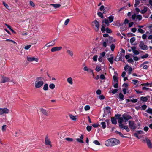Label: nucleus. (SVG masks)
Instances as JSON below:
<instances>
[{"label": "nucleus", "instance_id": "obj_54", "mask_svg": "<svg viewBox=\"0 0 152 152\" xmlns=\"http://www.w3.org/2000/svg\"><path fill=\"white\" fill-rule=\"evenodd\" d=\"M121 115L118 114H116L115 115V117L116 119H118L120 118Z\"/></svg>", "mask_w": 152, "mask_h": 152}, {"label": "nucleus", "instance_id": "obj_55", "mask_svg": "<svg viewBox=\"0 0 152 152\" xmlns=\"http://www.w3.org/2000/svg\"><path fill=\"white\" fill-rule=\"evenodd\" d=\"M137 15L135 14H134L132 16V18L133 20H134L136 18Z\"/></svg>", "mask_w": 152, "mask_h": 152}, {"label": "nucleus", "instance_id": "obj_12", "mask_svg": "<svg viewBox=\"0 0 152 152\" xmlns=\"http://www.w3.org/2000/svg\"><path fill=\"white\" fill-rule=\"evenodd\" d=\"M62 48L61 47H56L52 48L51 49V51L52 52H54L56 51H58L60 50Z\"/></svg>", "mask_w": 152, "mask_h": 152}, {"label": "nucleus", "instance_id": "obj_21", "mask_svg": "<svg viewBox=\"0 0 152 152\" xmlns=\"http://www.w3.org/2000/svg\"><path fill=\"white\" fill-rule=\"evenodd\" d=\"M119 98L121 99L120 101H121L124 99V96L122 93L120 92L119 94Z\"/></svg>", "mask_w": 152, "mask_h": 152}, {"label": "nucleus", "instance_id": "obj_29", "mask_svg": "<svg viewBox=\"0 0 152 152\" xmlns=\"http://www.w3.org/2000/svg\"><path fill=\"white\" fill-rule=\"evenodd\" d=\"M43 89L45 91L47 90L48 89V84L47 83L45 84L44 85Z\"/></svg>", "mask_w": 152, "mask_h": 152}, {"label": "nucleus", "instance_id": "obj_46", "mask_svg": "<svg viewBox=\"0 0 152 152\" xmlns=\"http://www.w3.org/2000/svg\"><path fill=\"white\" fill-rule=\"evenodd\" d=\"M67 53L69 54L71 56H72L73 55V52L70 51L69 50H67Z\"/></svg>", "mask_w": 152, "mask_h": 152}, {"label": "nucleus", "instance_id": "obj_4", "mask_svg": "<svg viewBox=\"0 0 152 152\" xmlns=\"http://www.w3.org/2000/svg\"><path fill=\"white\" fill-rule=\"evenodd\" d=\"M139 46L140 48L143 50H145L148 49V47L144 44L143 41H141L140 42Z\"/></svg>", "mask_w": 152, "mask_h": 152}, {"label": "nucleus", "instance_id": "obj_10", "mask_svg": "<svg viewBox=\"0 0 152 152\" xmlns=\"http://www.w3.org/2000/svg\"><path fill=\"white\" fill-rule=\"evenodd\" d=\"M10 79L8 77H6L4 76H2L1 79V83H4L7 82L9 81Z\"/></svg>", "mask_w": 152, "mask_h": 152}, {"label": "nucleus", "instance_id": "obj_61", "mask_svg": "<svg viewBox=\"0 0 152 152\" xmlns=\"http://www.w3.org/2000/svg\"><path fill=\"white\" fill-rule=\"evenodd\" d=\"M130 101L132 102L133 103H136L137 101V99H131Z\"/></svg>", "mask_w": 152, "mask_h": 152}, {"label": "nucleus", "instance_id": "obj_43", "mask_svg": "<svg viewBox=\"0 0 152 152\" xmlns=\"http://www.w3.org/2000/svg\"><path fill=\"white\" fill-rule=\"evenodd\" d=\"M97 57L98 56L97 55H94L93 58V61L95 62L97 60Z\"/></svg>", "mask_w": 152, "mask_h": 152}, {"label": "nucleus", "instance_id": "obj_62", "mask_svg": "<svg viewBox=\"0 0 152 152\" xmlns=\"http://www.w3.org/2000/svg\"><path fill=\"white\" fill-rule=\"evenodd\" d=\"M107 41H104L103 42L102 45L104 47V48H106V46H107Z\"/></svg>", "mask_w": 152, "mask_h": 152}, {"label": "nucleus", "instance_id": "obj_24", "mask_svg": "<svg viewBox=\"0 0 152 152\" xmlns=\"http://www.w3.org/2000/svg\"><path fill=\"white\" fill-rule=\"evenodd\" d=\"M51 5L53 6L55 8H59L61 6V5L59 4H52Z\"/></svg>", "mask_w": 152, "mask_h": 152}, {"label": "nucleus", "instance_id": "obj_49", "mask_svg": "<svg viewBox=\"0 0 152 152\" xmlns=\"http://www.w3.org/2000/svg\"><path fill=\"white\" fill-rule=\"evenodd\" d=\"M90 108V106L88 105H86L84 107L85 110L86 111H87L89 110Z\"/></svg>", "mask_w": 152, "mask_h": 152}, {"label": "nucleus", "instance_id": "obj_60", "mask_svg": "<svg viewBox=\"0 0 152 152\" xmlns=\"http://www.w3.org/2000/svg\"><path fill=\"white\" fill-rule=\"evenodd\" d=\"M106 53L105 52H103L102 53H100V55L102 57H104L106 54Z\"/></svg>", "mask_w": 152, "mask_h": 152}, {"label": "nucleus", "instance_id": "obj_2", "mask_svg": "<svg viewBox=\"0 0 152 152\" xmlns=\"http://www.w3.org/2000/svg\"><path fill=\"white\" fill-rule=\"evenodd\" d=\"M44 78L39 77L36 78L35 81V87L36 88H41L44 84Z\"/></svg>", "mask_w": 152, "mask_h": 152}, {"label": "nucleus", "instance_id": "obj_26", "mask_svg": "<svg viewBox=\"0 0 152 152\" xmlns=\"http://www.w3.org/2000/svg\"><path fill=\"white\" fill-rule=\"evenodd\" d=\"M69 117L73 121H76L77 120V118H76V116H75L73 115L72 114H70L69 115Z\"/></svg>", "mask_w": 152, "mask_h": 152}, {"label": "nucleus", "instance_id": "obj_47", "mask_svg": "<svg viewBox=\"0 0 152 152\" xmlns=\"http://www.w3.org/2000/svg\"><path fill=\"white\" fill-rule=\"evenodd\" d=\"M113 77L114 82L118 83V80L117 77L115 75H114Z\"/></svg>", "mask_w": 152, "mask_h": 152}, {"label": "nucleus", "instance_id": "obj_9", "mask_svg": "<svg viewBox=\"0 0 152 152\" xmlns=\"http://www.w3.org/2000/svg\"><path fill=\"white\" fill-rule=\"evenodd\" d=\"M143 141H146L147 146L148 148L150 149H151L152 148V142L148 138H145V140L144 139L143 140Z\"/></svg>", "mask_w": 152, "mask_h": 152}, {"label": "nucleus", "instance_id": "obj_20", "mask_svg": "<svg viewBox=\"0 0 152 152\" xmlns=\"http://www.w3.org/2000/svg\"><path fill=\"white\" fill-rule=\"evenodd\" d=\"M148 8L146 7H144L143 9L140 11L141 13L143 14L145 13L147 11Z\"/></svg>", "mask_w": 152, "mask_h": 152}, {"label": "nucleus", "instance_id": "obj_31", "mask_svg": "<svg viewBox=\"0 0 152 152\" xmlns=\"http://www.w3.org/2000/svg\"><path fill=\"white\" fill-rule=\"evenodd\" d=\"M101 30L102 32L103 33H104L105 31V26H104V25L103 24L102 25V28L101 29Z\"/></svg>", "mask_w": 152, "mask_h": 152}, {"label": "nucleus", "instance_id": "obj_41", "mask_svg": "<svg viewBox=\"0 0 152 152\" xmlns=\"http://www.w3.org/2000/svg\"><path fill=\"white\" fill-rule=\"evenodd\" d=\"M98 98L100 100H103L104 99L105 97L103 95H101L98 96Z\"/></svg>", "mask_w": 152, "mask_h": 152}, {"label": "nucleus", "instance_id": "obj_44", "mask_svg": "<svg viewBox=\"0 0 152 152\" xmlns=\"http://www.w3.org/2000/svg\"><path fill=\"white\" fill-rule=\"evenodd\" d=\"M92 126L94 128H97L98 127H99L100 125L98 124L94 123L92 124Z\"/></svg>", "mask_w": 152, "mask_h": 152}, {"label": "nucleus", "instance_id": "obj_14", "mask_svg": "<svg viewBox=\"0 0 152 152\" xmlns=\"http://www.w3.org/2000/svg\"><path fill=\"white\" fill-rule=\"evenodd\" d=\"M83 135H81L80 136V138H77L76 139V141L78 142L83 143L84 142L83 141Z\"/></svg>", "mask_w": 152, "mask_h": 152}, {"label": "nucleus", "instance_id": "obj_53", "mask_svg": "<svg viewBox=\"0 0 152 152\" xmlns=\"http://www.w3.org/2000/svg\"><path fill=\"white\" fill-rule=\"evenodd\" d=\"M92 129V126H88L86 127V129L88 132L90 131Z\"/></svg>", "mask_w": 152, "mask_h": 152}, {"label": "nucleus", "instance_id": "obj_59", "mask_svg": "<svg viewBox=\"0 0 152 152\" xmlns=\"http://www.w3.org/2000/svg\"><path fill=\"white\" fill-rule=\"evenodd\" d=\"M141 107L143 110H145L147 108V106L145 104H144Z\"/></svg>", "mask_w": 152, "mask_h": 152}, {"label": "nucleus", "instance_id": "obj_34", "mask_svg": "<svg viewBox=\"0 0 152 152\" xmlns=\"http://www.w3.org/2000/svg\"><path fill=\"white\" fill-rule=\"evenodd\" d=\"M142 18V16L140 15H139L137 16L136 19H138L139 21H140Z\"/></svg>", "mask_w": 152, "mask_h": 152}, {"label": "nucleus", "instance_id": "obj_23", "mask_svg": "<svg viewBox=\"0 0 152 152\" xmlns=\"http://www.w3.org/2000/svg\"><path fill=\"white\" fill-rule=\"evenodd\" d=\"M67 82L70 84L72 85L73 84L72 79L71 77H69L67 79Z\"/></svg>", "mask_w": 152, "mask_h": 152}, {"label": "nucleus", "instance_id": "obj_17", "mask_svg": "<svg viewBox=\"0 0 152 152\" xmlns=\"http://www.w3.org/2000/svg\"><path fill=\"white\" fill-rule=\"evenodd\" d=\"M147 97H149V96H147L146 97L142 96L140 97V99L143 102H146L148 100Z\"/></svg>", "mask_w": 152, "mask_h": 152}, {"label": "nucleus", "instance_id": "obj_64", "mask_svg": "<svg viewBox=\"0 0 152 152\" xmlns=\"http://www.w3.org/2000/svg\"><path fill=\"white\" fill-rule=\"evenodd\" d=\"M128 61L130 63L132 64H133V62H134V61H133V59L132 58L129 59L128 60Z\"/></svg>", "mask_w": 152, "mask_h": 152}, {"label": "nucleus", "instance_id": "obj_15", "mask_svg": "<svg viewBox=\"0 0 152 152\" xmlns=\"http://www.w3.org/2000/svg\"><path fill=\"white\" fill-rule=\"evenodd\" d=\"M114 57L113 56V54H111L110 55V57L107 58V60L111 64H112L113 63V60Z\"/></svg>", "mask_w": 152, "mask_h": 152}, {"label": "nucleus", "instance_id": "obj_37", "mask_svg": "<svg viewBox=\"0 0 152 152\" xmlns=\"http://www.w3.org/2000/svg\"><path fill=\"white\" fill-rule=\"evenodd\" d=\"M100 124L102 125V127L103 129H104L106 127V125L105 123L104 122H101V123Z\"/></svg>", "mask_w": 152, "mask_h": 152}, {"label": "nucleus", "instance_id": "obj_48", "mask_svg": "<svg viewBox=\"0 0 152 152\" xmlns=\"http://www.w3.org/2000/svg\"><path fill=\"white\" fill-rule=\"evenodd\" d=\"M55 87V85L53 83L49 85V88L51 89H53Z\"/></svg>", "mask_w": 152, "mask_h": 152}, {"label": "nucleus", "instance_id": "obj_30", "mask_svg": "<svg viewBox=\"0 0 152 152\" xmlns=\"http://www.w3.org/2000/svg\"><path fill=\"white\" fill-rule=\"evenodd\" d=\"M116 132L120 136H121L123 138H127L128 137L125 136H124L122 133L119 132H118V131H116Z\"/></svg>", "mask_w": 152, "mask_h": 152}, {"label": "nucleus", "instance_id": "obj_16", "mask_svg": "<svg viewBox=\"0 0 152 152\" xmlns=\"http://www.w3.org/2000/svg\"><path fill=\"white\" fill-rule=\"evenodd\" d=\"M123 117H120L118 119V122L119 123V127L120 126H123V124L122 122L123 121Z\"/></svg>", "mask_w": 152, "mask_h": 152}, {"label": "nucleus", "instance_id": "obj_58", "mask_svg": "<svg viewBox=\"0 0 152 152\" xmlns=\"http://www.w3.org/2000/svg\"><path fill=\"white\" fill-rule=\"evenodd\" d=\"M65 139L68 141H73V139L72 138L69 137L66 138Z\"/></svg>", "mask_w": 152, "mask_h": 152}, {"label": "nucleus", "instance_id": "obj_11", "mask_svg": "<svg viewBox=\"0 0 152 152\" xmlns=\"http://www.w3.org/2000/svg\"><path fill=\"white\" fill-rule=\"evenodd\" d=\"M27 60L28 61L30 62H31L33 61H34L36 62L38 61V59L34 57H27Z\"/></svg>", "mask_w": 152, "mask_h": 152}, {"label": "nucleus", "instance_id": "obj_13", "mask_svg": "<svg viewBox=\"0 0 152 152\" xmlns=\"http://www.w3.org/2000/svg\"><path fill=\"white\" fill-rule=\"evenodd\" d=\"M119 128L122 130L125 129L127 132H129L130 130L127 126H124L123 124L122 126H120Z\"/></svg>", "mask_w": 152, "mask_h": 152}, {"label": "nucleus", "instance_id": "obj_22", "mask_svg": "<svg viewBox=\"0 0 152 152\" xmlns=\"http://www.w3.org/2000/svg\"><path fill=\"white\" fill-rule=\"evenodd\" d=\"M55 43H53L51 42H49L48 43H47L45 45V46L47 47H50L51 46H54L55 45Z\"/></svg>", "mask_w": 152, "mask_h": 152}, {"label": "nucleus", "instance_id": "obj_35", "mask_svg": "<svg viewBox=\"0 0 152 152\" xmlns=\"http://www.w3.org/2000/svg\"><path fill=\"white\" fill-rule=\"evenodd\" d=\"M97 15L99 17H101L103 19L104 18L103 14L101 12H98L97 13Z\"/></svg>", "mask_w": 152, "mask_h": 152}, {"label": "nucleus", "instance_id": "obj_28", "mask_svg": "<svg viewBox=\"0 0 152 152\" xmlns=\"http://www.w3.org/2000/svg\"><path fill=\"white\" fill-rule=\"evenodd\" d=\"M103 22H104L107 25V26L109 25V22L108 19L106 18L102 20V23H103Z\"/></svg>", "mask_w": 152, "mask_h": 152}, {"label": "nucleus", "instance_id": "obj_25", "mask_svg": "<svg viewBox=\"0 0 152 152\" xmlns=\"http://www.w3.org/2000/svg\"><path fill=\"white\" fill-rule=\"evenodd\" d=\"M41 112L45 115L47 116L48 115V114L46 111V110L43 108H42L41 109Z\"/></svg>", "mask_w": 152, "mask_h": 152}, {"label": "nucleus", "instance_id": "obj_19", "mask_svg": "<svg viewBox=\"0 0 152 152\" xmlns=\"http://www.w3.org/2000/svg\"><path fill=\"white\" fill-rule=\"evenodd\" d=\"M111 121L112 123L114 124H116L117 123L116 119L114 117H112L111 118Z\"/></svg>", "mask_w": 152, "mask_h": 152}, {"label": "nucleus", "instance_id": "obj_7", "mask_svg": "<svg viewBox=\"0 0 152 152\" xmlns=\"http://www.w3.org/2000/svg\"><path fill=\"white\" fill-rule=\"evenodd\" d=\"M122 116L123 119L125 120L124 121L126 122L127 121L132 118V117L128 115L126 113H124L122 115Z\"/></svg>", "mask_w": 152, "mask_h": 152}, {"label": "nucleus", "instance_id": "obj_57", "mask_svg": "<svg viewBox=\"0 0 152 152\" xmlns=\"http://www.w3.org/2000/svg\"><path fill=\"white\" fill-rule=\"evenodd\" d=\"M31 45H26V46H25V47H24V49L25 50H28L31 47Z\"/></svg>", "mask_w": 152, "mask_h": 152}, {"label": "nucleus", "instance_id": "obj_5", "mask_svg": "<svg viewBox=\"0 0 152 152\" xmlns=\"http://www.w3.org/2000/svg\"><path fill=\"white\" fill-rule=\"evenodd\" d=\"M10 112V110L6 108H0V115L4 114H7Z\"/></svg>", "mask_w": 152, "mask_h": 152}, {"label": "nucleus", "instance_id": "obj_51", "mask_svg": "<svg viewBox=\"0 0 152 152\" xmlns=\"http://www.w3.org/2000/svg\"><path fill=\"white\" fill-rule=\"evenodd\" d=\"M101 70V68L100 67L97 66L95 69V70L97 72H99Z\"/></svg>", "mask_w": 152, "mask_h": 152}, {"label": "nucleus", "instance_id": "obj_32", "mask_svg": "<svg viewBox=\"0 0 152 152\" xmlns=\"http://www.w3.org/2000/svg\"><path fill=\"white\" fill-rule=\"evenodd\" d=\"M145 31L141 28H139L137 30V32L141 34H144L145 32Z\"/></svg>", "mask_w": 152, "mask_h": 152}, {"label": "nucleus", "instance_id": "obj_33", "mask_svg": "<svg viewBox=\"0 0 152 152\" xmlns=\"http://www.w3.org/2000/svg\"><path fill=\"white\" fill-rule=\"evenodd\" d=\"M114 16L112 15H111L108 17V19L110 22L111 23L113 21L114 19Z\"/></svg>", "mask_w": 152, "mask_h": 152}, {"label": "nucleus", "instance_id": "obj_63", "mask_svg": "<svg viewBox=\"0 0 152 152\" xmlns=\"http://www.w3.org/2000/svg\"><path fill=\"white\" fill-rule=\"evenodd\" d=\"M137 30V29L135 28H133L131 29V31L133 33H135Z\"/></svg>", "mask_w": 152, "mask_h": 152}, {"label": "nucleus", "instance_id": "obj_36", "mask_svg": "<svg viewBox=\"0 0 152 152\" xmlns=\"http://www.w3.org/2000/svg\"><path fill=\"white\" fill-rule=\"evenodd\" d=\"M106 32L108 33H111L112 32L111 29L108 27H107L106 28Z\"/></svg>", "mask_w": 152, "mask_h": 152}, {"label": "nucleus", "instance_id": "obj_40", "mask_svg": "<svg viewBox=\"0 0 152 152\" xmlns=\"http://www.w3.org/2000/svg\"><path fill=\"white\" fill-rule=\"evenodd\" d=\"M135 38L134 37L131 38L130 39V42L131 44H132L135 41Z\"/></svg>", "mask_w": 152, "mask_h": 152}, {"label": "nucleus", "instance_id": "obj_42", "mask_svg": "<svg viewBox=\"0 0 152 152\" xmlns=\"http://www.w3.org/2000/svg\"><path fill=\"white\" fill-rule=\"evenodd\" d=\"M110 48L111 51H113L114 50V49L115 48V46L114 44H112L110 46Z\"/></svg>", "mask_w": 152, "mask_h": 152}, {"label": "nucleus", "instance_id": "obj_27", "mask_svg": "<svg viewBox=\"0 0 152 152\" xmlns=\"http://www.w3.org/2000/svg\"><path fill=\"white\" fill-rule=\"evenodd\" d=\"M3 4L5 7L8 10H10V9L9 5L6 4L4 1L2 2Z\"/></svg>", "mask_w": 152, "mask_h": 152}, {"label": "nucleus", "instance_id": "obj_3", "mask_svg": "<svg viewBox=\"0 0 152 152\" xmlns=\"http://www.w3.org/2000/svg\"><path fill=\"white\" fill-rule=\"evenodd\" d=\"M129 127L131 130H134L137 128L136 124L133 121H129Z\"/></svg>", "mask_w": 152, "mask_h": 152}, {"label": "nucleus", "instance_id": "obj_39", "mask_svg": "<svg viewBox=\"0 0 152 152\" xmlns=\"http://www.w3.org/2000/svg\"><path fill=\"white\" fill-rule=\"evenodd\" d=\"M149 55L148 54L146 53L145 55H143V56H141V58L142 59H144L145 58H147L148 57Z\"/></svg>", "mask_w": 152, "mask_h": 152}, {"label": "nucleus", "instance_id": "obj_50", "mask_svg": "<svg viewBox=\"0 0 152 152\" xmlns=\"http://www.w3.org/2000/svg\"><path fill=\"white\" fill-rule=\"evenodd\" d=\"M93 143L95 144L99 145H100V143L97 140H95L93 141Z\"/></svg>", "mask_w": 152, "mask_h": 152}, {"label": "nucleus", "instance_id": "obj_38", "mask_svg": "<svg viewBox=\"0 0 152 152\" xmlns=\"http://www.w3.org/2000/svg\"><path fill=\"white\" fill-rule=\"evenodd\" d=\"M140 4L139 0H135V3L134 4V6L135 7H137Z\"/></svg>", "mask_w": 152, "mask_h": 152}, {"label": "nucleus", "instance_id": "obj_1", "mask_svg": "<svg viewBox=\"0 0 152 152\" xmlns=\"http://www.w3.org/2000/svg\"><path fill=\"white\" fill-rule=\"evenodd\" d=\"M120 143L119 140L115 138L108 139L105 142V145L107 146L112 147Z\"/></svg>", "mask_w": 152, "mask_h": 152}, {"label": "nucleus", "instance_id": "obj_56", "mask_svg": "<svg viewBox=\"0 0 152 152\" xmlns=\"http://www.w3.org/2000/svg\"><path fill=\"white\" fill-rule=\"evenodd\" d=\"M69 21H70V20L69 19H66L64 22V25H67L68 24V23L69 22Z\"/></svg>", "mask_w": 152, "mask_h": 152}, {"label": "nucleus", "instance_id": "obj_45", "mask_svg": "<svg viewBox=\"0 0 152 152\" xmlns=\"http://www.w3.org/2000/svg\"><path fill=\"white\" fill-rule=\"evenodd\" d=\"M146 112L149 114H152V109L148 108L146 110Z\"/></svg>", "mask_w": 152, "mask_h": 152}, {"label": "nucleus", "instance_id": "obj_6", "mask_svg": "<svg viewBox=\"0 0 152 152\" xmlns=\"http://www.w3.org/2000/svg\"><path fill=\"white\" fill-rule=\"evenodd\" d=\"M92 23H93L95 25V27L94 28L95 31H98L99 30V22L95 20L92 22Z\"/></svg>", "mask_w": 152, "mask_h": 152}, {"label": "nucleus", "instance_id": "obj_52", "mask_svg": "<svg viewBox=\"0 0 152 152\" xmlns=\"http://www.w3.org/2000/svg\"><path fill=\"white\" fill-rule=\"evenodd\" d=\"M6 125H4L2 126V131L4 132L6 130Z\"/></svg>", "mask_w": 152, "mask_h": 152}, {"label": "nucleus", "instance_id": "obj_18", "mask_svg": "<svg viewBox=\"0 0 152 152\" xmlns=\"http://www.w3.org/2000/svg\"><path fill=\"white\" fill-rule=\"evenodd\" d=\"M118 56H119V58H117V57L115 58V61H119V60H121L122 61V54L121 53H120V54Z\"/></svg>", "mask_w": 152, "mask_h": 152}, {"label": "nucleus", "instance_id": "obj_8", "mask_svg": "<svg viewBox=\"0 0 152 152\" xmlns=\"http://www.w3.org/2000/svg\"><path fill=\"white\" fill-rule=\"evenodd\" d=\"M48 135H47L45 136V142L46 145H50V147H52V144L51 143V142L50 141V140L48 137Z\"/></svg>", "mask_w": 152, "mask_h": 152}]
</instances>
